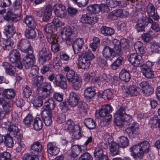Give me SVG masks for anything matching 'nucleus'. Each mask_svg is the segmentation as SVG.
I'll return each mask as SVG.
<instances>
[{
  "instance_id": "obj_13",
  "label": "nucleus",
  "mask_w": 160,
  "mask_h": 160,
  "mask_svg": "<svg viewBox=\"0 0 160 160\" xmlns=\"http://www.w3.org/2000/svg\"><path fill=\"white\" fill-rule=\"evenodd\" d=\"M54 83L57 86L62 89L66 88L68 86L67 79L64 75L62 73L56 75Z\"/></svg>"
},
{
  "instance_id": "obj_33",
  "label": "nucleus",
  "mask_w": 160,
  "mask_h": 160,
  "mask_svg": "<svg viewBox=\"0 0 160 160\" xmlns=\"http://www.w3.org/2000/svg\"><path fill=\"white\" fill-rule=\"evenodd\" d=\"M108 80V77L106 74L103 73L99 77L95 78L94 81L97 82L99 87L102 86Z\"/></svg>"
},
{
  "instance_id": "obj_4",
  "label": "nucleus",
  "mask_w": 160,
  "mask_h": 160,
  "mask_svg": "<svg viewBox=\"0 0 160 160\" xmlns=\"http://www.w3.org/2000/svg\"><path fill=\"white\" fill-rule=\"evenodd\" d=\"M75 23L64 27L61 29L60 32L63 39H65L66 43L69 45L72 44L76 36V29Z\"/></svg>"
},
{
  "instance_id": "obj_61",
  "label": "nucleus",
  "mask_w": 160,
  "mask_h": 160,
  "mask_svg": "<svg viewBox=\"0 0 160 160\" xmlns=\"http://www.w3.org/2000/svg\"><path fill=\"white\" fill-rule=\"evenodd\" d=\"M137 53H133L130 54L128 58V61L130 62L133 65L135 63V61L137 58L138 56H139Z\"/></svg>"
},
{
  "instance_id": "obj_18",
  "label": "nucleus",
  "mask_w": 160,
  "mask_h": 160,
  "mask_svg": "<svg viewBox=\"0 0 160 160\" xmlns=\"http://www.w3.org/2000/svg\"><path fill=\"white\" fill-rule=\"evenodd\" d=\"M74 39L72 44L73 49L75 53H78L82 49L83 46L84 41L82 38H77Z\"/></svg>"
},
{
  "instance_id": "obj_35",
  "label": "nucleus",
  "mask_w": 160,
  "mask_h": 160,
  "mask_svg": "<svg viewBox=\"0 0 160 160\" xmlns=\"http://www.w3.org/2000/svg\"><path fill=\"white\" fill-rule=\"evenodd\" d=\"M120 79L122 81L128 82L130 79V76L129 72L125 69L122 70L119 73Z\"/></svg>"
},
{
  "instance_id": "obj_10",
  "label": "nucleus",
  "mask_w": 160,
  "mask_h": 160,
  "mask_svg": "<svg viewBox=\"0 0 160 160\" xmlns=\"http://www.w3.org/2000/svg\"><path fill=\"white\" fill-rule=\"evenodd\" d=\"M153 65V64L152 62L148 61L146 64L141 67V72L145 78L150 79L154 77L153 72L152 69Z\"/></svg>"
},
{
  "instance_id": "obj_49",
  "label": "nucleus",
  "mask_w": 160,
  "mask_h": 160,
  "mask_svg": "<svg viewBox=\"0 0 160 160\" xmlns=\"http://www.w3.org/2000/svg\"><path fill=\"white\" fill-rule=\"evenodd\" d=\"M103 150L102 149L99 147H97L95 148L94 152V156L97 159H98L100 157L103 155Z\"/></svg>"
},
{
  "instance_id": "obj_31",
  "label": "nucleus",
  "mask_w": 160,
  "mask_h": 160,
  "mask_svg": "<svg viewBox=\"0 0 160 160\" xmlns=\"http://www.w3.org/2000/svg\"><path fill=\"white\" fill-rule=\"evenodd\" d=\"M43 81V78L42 76H36L32 79V84L34 86H37L38 88L42 86L43 83H47L44 82Z\"/></svg>"
},
{
  "instance_id": "obj_30",
  "label": "nucleus",
  "mask_w": 160,
  "mask_h": 160,
  "mask_svg": "<svg viewBox=\"0 0 160 160\" xmlns=\"http://www.w3.org/2000/svg\"><path fill=\"white\" fill-rule=\"evenodd\" d=\"M118 110L114 115V118L115 122L117 126L122 127L126 123L124 120L123 119L121 116V110Z\"/></svg>"
},
{
  "instance_id": "obj_58",
  "label": "nucleus",
  "mask_w": 160,
  "mask_h": 160,
  "mask_svg": "<svg viewBox=\"0 0 160 160\" xmlns=\"http://www.w3.org/2000/svg\"><path fill=\"white\" fill-rule=\"evenodd\" d=\"M74 125L73 121L71 119H69L67 120L66 123L65 128L66 129L70 131L72 129V128Z\"/></svg>"
},
{
  "instance_id": "obj_22",
  "label": "nucleus",
  "mask_w": 160,
  "mask_h": 160,
  "mask_svg": "<svg viewBox=\"0 0 160 160\" xmlns=\"http://www.w3.org/2000/svg\"><path fill=\"white\" fill-rule=\"evenodd\" d=\"M80 21L82 23L91 25L93 24L97 21L96 19L90 16V14L88 13L83 15L80 18Z\"/></svg>"
},
{
  "instance_id": "obj_16",
  "label": "nucleus",
  "mask_w": 160,
  "mask_h": 160,
  "mask_svg": "<svg viewBox=\"0 0 160 160\" xmlns=\"http://www.w3.org/2000/svg\"><path fill=\"white\" fill-rule=\"evenodd\" d=\"M34 59L35 56L33 54H27L23 58L22 63L26 69L32 67Z\"/></svg>"
},
{
  "instance_id": "obj_57",
  "label": "nucleus",
  "mask_w": 160,
  "mask_h": 160,
  "mask_svg": "<svg viewBox=\"0 0 160 160\" xmlns=\"http://www.w3.org/2000/svg\"><path fill=\"white\" fill-rule=\"evenodd\" d=\"M43 119L52 118V112L51 110H43L42 113Z\"/></svg>"
},
{
  "instance_id": "obj_38",
  "label": "nucleus",
  "mask_w": 160,
  "mask_h": 160,
  "mask_svg": "<svg viewBox=\"0 0 160 160\" xmlns=\"http://www.w3.org/2000/svg\"><path fill=\"white\" fill-rule=\"evenodd\" d=\"M123 61V58L122 57H119L111 65V68L113 70H116L118 69L122 65Z\"/></svg>"
},
{
  "instance_id": "obj_26",
  "label": "nucleus",
  "mask_w": 160,
  "mask_h": 160,
  "mask_svg": "<svg viewBox=\"0 0 160 160\" xmlns=\"http://www.w3.org/2000/svg\"><path fill=\"white\" fill-rule=\"evenodd\" d=\"M13 42L11 39H2L0 41V45L4 50H9L13 47Z\"/></svg>"
},
{
  "instance_id": "obj_37",
  "label": "nucleus",
  "mask_w": 160,
  "mask_h": 160,
  "mask_svg": "<svg viewBox=\"0 0 160 160\" xmlns=\"http://www.w3.org/2000/svg\"><path fill=\"white\" fill-rule=\"evenodd\" d=\"M149 126L152 128L158 127L160 129V119L157 117L151 118L149 122Z\"/></svg>"
},
{
  "instance_id": "obj_14",
  "label": "nucleus",
  "mask_w": 160,
  "mask_h": 160,
  "mask_svg": "<svg viewBox=\"0 0 160 160\" xmlns=\"http://www.w3.org/2000/svg\"><path fill=\"white\" fill-rule=\"evenodd\" d=\"M63 69L64 71L66 72L65 78L69 82L71 83L79 76L78 75L75 73L73 70L71 69L68 66H65L63 68Z\"/></svg>"
},
{
  "instance_id": "obj_43",
  "label": "nucleus",
  "mask_w": 160,
  "mask_h": 160,
  "mask_svg": "<svg viewBox=\"0 0 160 160\" xmlns=\"http://www.w3.org/2000/svg\"><path fill=\"white\" fill-rule=\"evenodd\" d=\"M73 88L75 90H78L81 88L82 84L81 78L80 77L71 82Z\"/></svg>"
},
{
  "instance_id": "obj_20",
  "label": "nucleus",
  "mask_w": 160,
  "mask_h": 160,
  "mask_svg": "<svg viewBox=\"0 0 160 160\" xmlns=\"http://www.w3.org/2000/svg\"><path fill=\"white\" fill-rule=\"evenodd\" d=\"M48 40L50 43H52L51 47L52 51L54 53L58 52L60 49V46L58 43H56V37L53 35H50V36L48 37Z\"/></svg>"
},
{
  "instance_id": "obj_39",
  "label": "nucleus",
  "mask_w": 160,
  "mask_h": 160,
  "mask_svg": "<svg viewBox=\"0 0 160 160\" xmlns=\"http://www.w3.org/2000/svg\"><path fill=\"white\" fill-rule=\"evenodd\" d=\"M101 32L105 36H111L114 33V30L111 28L103 26L101 28Z\"/></svg>"
},
{
  "instance_id": "obj_7",
  "label": "nucleus",
  "mask_w": 160,
  "mask_h": 160,
  "mask_svg": "<svg viewBox=\"0 0 160 160\" xmlns=\"http://www.w3.org/2000/svg\"><path fill=\"white\" fill-rule=\"evenodd\" d=\"M17 47L18 49L27 54L33 53V48L29 41L27 39H22L20 40L17 45Z\"/></svg>"
},
{
  "instance_id": "obj_46",
  "label": "nucleus",
  "mask_w": 160,
  "mask_h": 160,
  "mask_svg": "<svg viewBox=\"0 0 160 160\" xmlns=\"http://www.w3.org/2000/svg\"><path fill=\"white\" fill-rule=\"evenodd\" d=\"M43 99L38 96L37 98L32 99L31 100V102L33 104L34 107L36 108L40 107L43 105Z\"/></svg>"
},
{
  "instance_id": "obj_11",
  "label": "nucleus",
  "mask_w": 160,
  "mask_h": 160,
  "mask_svg": "<svg viewBox=\"0 0 160 160\" xmlns=\"http://www.w3.org/2000/svg\"><path fill=\"white\" fill-rule=\"evenodd\" d=\"M54 7V11L56 16L61 18H65L67 14V10L65 6L62 4L55 5Z\"/></svg>"
},
{
  "instance_id": "obj_19",
  "label": "nucleus",
  "mask_w": 160,
  "mask_h": 160,
  "mask_svg": "<svg viewBox=\"0 0 160 160\" xmlns=\"http://www.w3.org/2000/svg\"><path fill=\"white\" fill-rule=\"evenodd\" d=\"M80 97L77 93L74 92L70 93L69 99L68 101V104L72 107L78 105Z\"/></svg>"
},
{
  "instance_id": "obj_32",
  "label": "nucleus",
  "mask_w": 160,
  "mask_h": 160,
  "mask_svg": "<svg viewBox=\"0 0 160 160\" xmlns=\"http://www.w3.org/2000/svg\"><path fill=\"white\" fill-rule=\"evenodd\" d=\"M81 150V147L79 145L73 146L72 147V150L70 154V156L72 158H73V160H75Z\"/></svg>"
},
{
  "instance_id": "obj_21",
  "label": "nucleus",
  "mask_w": 160,
  "mask_h": 160,
  "mask_svg": "<svg viewBox=\"0 0 160 160\" xmlns=\"http://www.w3.org/2000/svg\"><path fill=\"white\" fill-rule=\"evenodd\" d=\"M9 59L12 63L21 60L20 54L17 49H13L9 53Z\"/></svg>"
},
{
  "instance_id": "obj_56",
  "label": "nucleus",
  "mask_w": 160,
  "mask_h": 160,
  "mask_svg": "<svg viewBox=\"0 0 160 160\" xmlns=\"http://www.w3.org/2000/svg\"><path fill=\"white\" fill-rule=\"evenodd\" d=\"M154 91L153 88L149 85L145 89H142V92L145 96H148L152 95L154 92Z\"/></svg>"
},
{
  "instance_id": "obj_64",
  "label": "nucleus",
  "mask_w": 160,
  "mask_h": 160,
  "mask_svg": "<svg viewBox=\"0 0 160 160\" xmlns=\"http://www.w3.org/2000/svg\"><path fill=\"white\" fill-rule=\"evenodd\" d=\"M79 160H92V158L90 154L87 152L82 155Z\"/></svg>"
},
{
  "instance_id": "obj_54",
  "label": "nucleus",
  "mask_w": 160,
  "mask_h": 160,
  "mask_svg": "<svg viewBox=\"0 0 160 160\" xmlns=\"http://www.w3.org/2000/svg\"><path fill=\"white\" fill-rule=\"evenodd\" d=\"M143 62L142 56L139 55V56H138L137 58L135 61V63L133 66L136 67H140L141 68L142 65L145 64H143Z\"/></svg>"
},
{
  "instance_id": "obj_27",
  "label": "nucleus",
  "mask_w": 160,
  "mask_h": 160,
  "mask_svg": "<svg viewBox=\"0 0 160 160\" xmlns=\"http://www.w3.org/2000/svg\"><path fill=\"white\" fill-rule=\"evenodd\" d=\"M23 22L30 28H35L37 25L32 17L30 15H27L24 18Z\"/></svg>"
},
{
  "instance_id": "obj_36",
  "label": "nucleus",
  "mask_w": 160,
  "mask_h": 160,
  "mask_svg": "<svg viewBox=\"0 0 160 160\" xmlns=\"http://www.w3.org/2000/svg\"><path fill=\"white\" fill-rule=\"evenodd\" d=\"M35 28H28L27 29L25 32V35L27 38L32 39L36 38L37 32Z\"/></svg>"
},
{
  "instance_id": "obj_53",
  "label": "nucleus",
  "mask_w": 160,
  "mask_h": 160,
  "mask_svg": "<svg viewBox=\"0 0 160 160\" xmlns=\"http://www.w3.org/2000/svg\"><path fill=\"white\" fill-rule=\"evenodd\" d=\"M23 160H38V157L36 155L29 153L24 154L23 157Z\"/></svg>"
},
{
  "instance_id": "obj_62",
  "label": "nucleus",
  "mask_w": 160,
  "mask_h": 160,
  "mask_svg": "<svg viewBox=\"0 0 160 160\" xmlns=\"http://www.w3.org/2000/svg\"><path fill=\"white\" fill-rule=\"evenodd\" d=\"M23 91L25 96L27 98H29L32 94V92L31 89L28 86L25 87L24 88Z\"/></svg>"
},
{
  "instance_id": "obj_2",
  "label": "nucleus",
  "mask_w": 160,
  "mask_h": 160,
  "mask_svg": "<svg viewBox=\"0 0 160 160\" xmlns=\"http://www.w3.org/2000/svg\"><path fill=\"white\" fill-rule=\"evenodd\" d=\"M126 106L124 105L120 107L119 110L121 109V116L128 126L126 129V131L128 134L129 138L133 139L138 134L139 125L137 123H134L131 116L126 113Z\"/></svg>"
},
{
  "instance_id": "obj_17",
  "label": "nucleus",
  "mask_w": 160,
  "mask_h": 160,
  "mask_svg": "<svg viewBox=\"0 0 160 160\" xmlns=\"http://www.w3.org/2000/svg\"><path fill=\"white\" fill-rule=\"evenodd\" d=\"M8 130L9 133L6 134L4 138H8L11 140H13V138L16 137L19 131L18 126L14 124L10 125L9 126Z\"/></svg>"
},
{
  "instance_id": "obj_42",
  "label": "nucleus",
  "mask_w": 160,
  "mask_h": 160,
  "mask_svg": "<svg viewBox=\"0 0 160 160\" xmlns=\"http://www.w3.org/2000/svg\"><path fill=\"white\" fill-rule=\"evenodd\" d=\"M55 107V103L53 99L48 100L44 103V110H51L53 109Z\"/></svg>"
},
{
  "instance_id": "obj_41",
  "label": "nucleus",
  "mask_w": 160,
  "mask_h": 160,
  "mask_svg": "<svg viewBox=\"0 0 160 160\" xmlns=\"http://www.w3.org/2000/svg\"><path fill=\"white\" fill-rule=\"evenodd\" d=\"M99 4H95L88 6L87 9L91 13H98L100 12V8Z\"/></svg>"
},
{
  "instance_id": "obj_8",
  "label": "nucleus",
  "mask_w": 160,
  "mask_h": 160,
  "mask_svg": "<svg viewBox=\"0 0 160 160\" xmlns=\"http://www.w3.org/2000/svg\"><path fill=\"white\" fill-rule=\"evenodd\" d=\"M52 92V87L49 83H43V86L38 88L37 93L39 97L44 99L49 96Z\"/></svg>"
},
{
  "instance_id": "obj_51",
  "label": "nucleus",
  "mask_w": 160,
  "mask_h": 160,
  "mask_svg": "<svg viewBox=\"0 0 160 160\" xmlns=\"http://www.w3.org/2000/svg\"><path fill=\"white\" fill-rule=\"evenodd\" d=\"M155 8L154 5L152 3H149L147 7V12L148 15L152 16L154 15Z\"/></svg>"
},
{
  "instance_id": "obj_28",
  "label": "nucleus",
  "mask_w": 160,
  "mask_h": 160,
  "mask_svg": "<svg viewBox=\"0 0 160 160\" xmlns=\"http://www.w3.org/2000/svg\"><path fill=\"white\" fill-rule=\"evenodd\" d=\"M42 149V145L40 142H36L31 145L30 152L34 154H37L41 152Z\"/></svg>"
},
{
  "instance_id": "obj_1",
  "label": "nucleus",
  "mask_w": 160,
  "mask_h": 160,
  "mask_svg": "<svg viewBox=\"0 0 160 160\" xmlns=\"http://www.w3.org/2000/svg\"><path fill=\"white\" fill-rule=\"evenodd\" d=\"M128 43L125 39L119 41L114 39L109 44V46H104L102 51L103 57L107 60L111 61L116 56H119L122 53L121 48H124Z\"/></svg>"
},
{
  "instance_id": "obj_9",
  "label": "nucleus",
  "mask_w": 160,
  "mask_h": 160,
  "mask_svg": "<svg viewBox=\"0 0 160 160\" xmlns=\"http://www.w3.org/2000/svg\"><path fill=\"white\" fill-rule=\"evenodd\" d=\"M152 22V19L146 17L142 16L138 21L135 26V28L138 32H143L145 31V28L149 23Z\"/></svg>"
},
{
  "instance_id": "obj_47",
  "label": "nucleus",
  "mask_w": 160,
  "mask_h": 160,
  "mask_svg": "<svg viewBox=\"0 0 160 160\" xmlns=\"http://www.w3.org/2000/svg\"><path fill=\"white\" fill-rule=\"evenodd\" d=\"M53 23H48L44 26V30L47 33L52 34L56 30V28L54 27Z\"/></svg>"
},
{
  "instance_id": "obj_29",
  "label": "nucleus",
  "mask_w": 160,
  "mask_h": 160,
  "mask_svg": "<svg viewBox=\"0 0 160 160\" xmlns=\"http://www.w3.org/2000/svg\"><path fill=\"white\" fill-rule=\"evenodd\" d=\"M2 66L5 70L6 73L11 76L13 75L15 72L14 67L7 62H5L2 63Z\"/></svg>"
},
{
  "instance_id": "obj_12",
  "label": "nucleus",
  "mask_w": 160,
  "mask_h": 160,
  "mask_svg": "<svg viewBox=\"0 0 160 160\" xmlns=\"http://www.w3.org/2000/svg\"><path fill=\"white\" fill-rule=\"evenodd\" d=\"M72 133V138L74 139H84L92 140V137L91 136L86 138L81 135L79 126L77 124L75 125L72 128V129L70 130Z\"/></svg>"
},
{
  "instance_id": "obj_5",
  "label": "nucleus",
  "mask_w": 160,
  "mask_h": 160,
  "mask_svg": "<svg viewBox=\"0 0 160 160\" xmlns=\"http://www.w3.org/2000/svg\"><path fill=\"white\" fill-rule=\"evenodd\" d=\"M81 59L79 62V66L82 69L88 68L91 65L90 61L95 57L91 51H83L81 55Z\"/></svg>"
},
{
  "instance_id": "obj_3",
  "label": "nucleus",
  "mask_w": 160,
  "mask_h": 160,
  "mask_svg": "<svg viewBox=\"0 0 160 160\" xmlns=\"http://www.w3.org/2000/svg\"><path fill=\"white\" fill-rule=\"evenodd\" d=\"M149 144L147 141H144L140 143L133 145L130 148L131 155L136 160L142 159L144 155L149 150Z\"/></svg>"
},
{
  "instance_id": "obj_52",
  "label": "nucleus",
  "mask_w": 160,
  "mask_h": 160,
  "mask_svg": "<svg viewBox=\"0 0 160 160\" xmlns=\"http://www.w3.org/2000/svg\"><path fill=\"white\" fill-rule=\"evenodd\" d=\"M11 155L9 152L5 151L0 153V160H11Z\"/></svg>"
},
{
  "instance_id": "obj_45",
  "label": "nucleus",
  "mask_w": 160,
  "mask_h": 160,
  "mask_svg": "<svg viewBox=\"0 0 160 160\" xmlns=\"http://www.w3.org/2000/svg\"><path fill=\"white\" fill-rule=\"evenodd\" d=\"M4 97L8 99L13 98L15 93L13 89H8L5 90L3 91Z\"/></svg>"
},
{
  "instance_id": "obj_6",
  "label": "nucleus",
  "mask_w": 160,
  "mask_h": 160,
  "mask_svg": "<svg viewBox=\"0 0 160 160\" xmlns=\"http://www.w3.org/2000/svg\"><path fill=\"white\" fill-rule=\"evenodd\" d=\"M113 108L112 106L109 104L103 106L98 112V114L100 117L104 118L101 122V124L106 125L109 124V122L112 119V115L110 113L112 112Z\"/></svg>"
},
{
  "instance_id": "obj_50",
  "label": "nucleus",
  "mask_w": 160,
  "mask_h": 160,
  "mask_svg": "<svg viewBox=\"0 0 160 160\" xmlns=\"http://www.w3.org/2000/svg\"><path fill=\"white\" fill-rule=\"evenodd\" d=\"M33 120V116L31 115L28 114L23 119V122L28 127H30Z\"/></svg>"
},
{
  "instance_id": "obj_55",
  "label": "nucleus",
  "mask_w": 160,
  "mask_h": 160,
  "mask_svg": "<svg viewBox=\"0 0 160 160\" xmlns=\"http://www.w3.org/2000/svg\"><path fill=\"white\" fill-rule=\"evenodd\" d=\"M106 3L108 5V6L113 8L120 5L122 3V2L118 1L116 0H110L108 2H106Z\"/></svg>"
},
{
  "instance_id": "obj_44",
  "label": "nucleus",
  "mask_w": 160,
  "mask_h": 160,
  "mask_svg": "<svg viewBox=\"0 0 160 160\" xmlns=\"http://www.w3.org/2000/svg\"><path fill=\"white\" fill-rule=\"evenodd\" d=\"M84 122L85 126L89 129H93L96 127L95 122L91 118L86 119Z\"/></svg>"
},
{
  "instance_id": "obj_15",
  "label": "nucleus",
  "mask_w": 160,
  "mask_h": 160,
  "mask_svg": "<svg viewBox=\"0 0 160 160\" xmlns=\"http://www.w3.org/2000/svg\"><path fill=\"white\" fill-rule=\"evenodd\" d=\"M39 59L43 62L49 61L52 58V55L48 49L45 47H43L39 52Z\"/></svg>"
},
{
  "instance_id": "obj_23",
  "label": "nucleus",
  "mask_w": 160,
  "mask_h": 160,
  "mask_svg": "<svg viewBox=\"0 0 160 160\" xmlns=\"http://www.w3.org/2000/svg\"><path fill=\"white\" fill-rule=\"evenodd\" d=\"M3 32L7 38H10L14 34L16 30L12 25H8L5 27Z\"/></svg>"
},
{
  "instance_id": "obj_40",
  "label": "nucleus",
  "mask_w": 160,
  "mask_h": 160,
  "mask_svg": "<svg viewBox=\"0 0 160 160\" xmlns=\"http://www.w3.org/2000/svg\"><path fill=\"white\" fill-rule=\"evenodd\" d=\"M33 125V128L35 130L39 131L42 128L43 123L40 118H37L34 119Z\"/></svg>"
},
{
  "instance_id": "obj_60",
  "label": "nucleus",
  "mask_w": 160,
  "mask_h": 160,
  "mask_svg": "<svg viewBox=\"0 0 160 160\" xmlns=\"http://www.w3.org/2000/svg\"><path fill=\"white\" fill-rule=\"evenodd\" d=\"M74 2L79 7H84L88 3V0H77Z\"/></svg>"
},
{
  "instance_id": "obj_63",
  "label": "nucleus",
  "mask_w": 160,
  "mask_h": 160,
  "mask_svg": "<svg viewBox=\"0 0 160 160\" xmlns=\"http://www.w3.org/2000/svg\"><path fill=\"white\" fill-rule=\"evenodd\" d=\"M151 48L153 52L159 53L160 52V43L153 42L151 45Z\"/></svg>"
},
{
  "instance_id": "obj_25",
  "label": "nucleus",
  "mask_w": 160,
  "mask_h": 160,
  "mask_svg": "<svg viewBox=\"0 0 160 160\" xmlns=\"http://www.w3.org/2000/svg\"><path fill=\"white\" fill-rule=\"evenodd\" d=\"M114 91L113 89H107L104 90L102 93H99L98 94V96L104 99H111L114 96Z\"/></svg>"
},
{
  "instance_id": "obj_34",
  "label": "nucleus",
  "mask_w": 160,
  "mask_h": 160,
  "mask_svg": "<svg viewBox=\"0 0 160 160\" xmlns=\"http://www.w3.org/2000/svg\"><path fill=\"white\" fill-rule=\"evenodd\" d=\"M0 104L2 105L3 110L6 111V113H8L12 106V102L10 101H6L3 98L0 100Z\"/></svg>"
},
{
  "instance_id": "obj_59",
  "label": "nucleus",
  "mask_w": 160,
  "mask_h": 160,
  "mask_svg": "<svg viewBox=\"0 0 160 160\" xmlns=\"http://www.w3.org/2000/svg\"><path fill=\"white\" fill-rule=\"evenodd\" d=\"M66 115L64 113H61L58 114L57 117V122L59 123H62L65 121Z\"/></svg>"
},
{
  "instance_id": "obj_48",
  "label": "nucleus",
  "mask_w": 160,
  "mask_h": 160,
  "mask_svg": "<svg viewBox=\"0 0 160 160\" xmlns=\"http://www.w3.org/2000/svg\"><path fill=\"white\" fill-rule=\"evenodd\" d=\"M138 88L135 85H131L128 89V93L132 96H137L139 94Z\"/></svg>"
},
{
  "instance_id": "obj_24",
  "label": "nucleus",
  "mask_w": 160,
  "mask_h": 160,
  "mask_svg": "<svg viewBox=\"0 0 160 160\" xmlns=\"http://www.w3.org/2000/svg\"><path fill=\"white\" fill-rule=\"evenodd\" d=\"M96 90L92 87H88L86 88L84 91V95L87 100L91 99L96 95Z\"/></svg>"
}]
</instances>
